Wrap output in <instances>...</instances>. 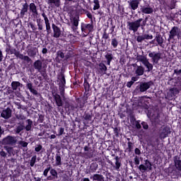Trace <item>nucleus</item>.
<instances>
[{
    "label": "nucleus",
    "instance_id": "nucleus-36",
    "mask_svg": "<svg viewBox=\"0 0 181 181\" xmlns=\"http://www.w3.org/2000/svg\"><path fill=\"white\" fill-rule=\"evenodd\" d=\"M57 57L56 58V60L58 63H60V60H59V59H66V56H64V52H63V51L62 50L57 51Z\"/></svg>",
    "mask_w": 181,
    "mask_h": 181
},
{
    "label": "nucleus",
    "instance_id": "nucleus-53",
    "mask_svg": "<svg viewBox=\"0 0 181 181\" xmlns=\"http://www.w3.org/2000/svg\"><path fill=\"white\" fill-rule=\"evenodd\" d=\"M176 2H177V0H171L170 4V9H175V8H176Z\"/></svg>",
    "mask_w": 181,
    "mask_h": 181
},
{
    "label": "nucleus",
    "instance_id": "nucleus-20",
    "mask_svg": "<svg viewBox=\"0 0 181 181\" xmlns=\"http://www.w3.org/2000/svg\"><path fill=\"white\" fill-rule=\"evenodd\" d=\"M83 117L84 119L83 120L84 125H88V124H90V122H91V119H93V113L86 112Z\"/></svg>",
    "mask_w": 181,
    "mask_h": 181
},
{
    "label": "nucleus",
    "instance_id": "nucleus-23",
    "mask_svg": "<svg viewBox=\"0 0 181 181\" xmlns=\"http://www.w3.org/2000/svg\"><path fill=\"white\" fill-rule=\"evenodd\" d=\"M173 160H174V165L177 170H179L181 172V160L180 157L179 156H175L173 157Z\"/></svg>",
    "mask_w": 181,
    "mask_h": 181
},
{
    "label": "nucleus",
    "instance_id": "nucleus-18",
    "mask_svg": "<svg viewBox=\"0 0 181 181\" xmlns=\"http://www.w3.org/2000/svg\"><path fill=\"white\" fill-rule=\"evenodd\" d=\"M133 67H136L135 70V74L136 76H144V73H145V68L142 66H138L136 64H132Z\"/></svg>",
    "mask_w": 181,
    "mask_h": 181
},
{
    "label": "nucleus",
    "instance_id": "nucleus-62",
    "mask_svg": "<svg viewBox=\"0 0 181 181\" xmlns=\"http://www.w3.org/2000/svg\"><path fill=\"white\" fill-rule=\"evenodd\" d=\"M174 171H175V170H174V169L172 170V168H165V169L164 170V172H165V173H168V175H169L170 174H171V173H173Z\"/></svg>",
    "mask_w": 181,
    "mask_h": 181
},
{
    "label": "nucleus",
    "instance_id": "nucleus-17",
    "mask_svg": "<svg viewBox=\"0 0 181 181\" xmlns=\"http://www.w3.org/2000/svg\"><path fill=\"white\" fill-rule=\"evenodd\" d=\"M175 87L171 88L170 89V94H172L173 95H176V94H179V93H180L181 91V88H180V85L178 83L177 81L175 82Z\"/></svg>",
    "mask_w": 181,
    "mask_h": 181
},
{
    "label": "nucleus",
    "instance_id": "nucleus-34",
    "mask_svg": "<svg viewBox=\"0 0 181 181\" xmlns=\"http://www.w3.org/2000/svg\"><path fill=\"white\" fill-rule=\"evenodd\" d=\"M90 179H93V181H104V176L100 174H94L93 177H90Z\"/></svg>",
    "mask_w": 181,
    "mask_h": 181
},
{
    "label": "nucleus",
    "instance_id": "nucleus-25",
    "mask_svg": "<svg viewBox=\"0 0 181 181\" xmlns=\"http://www.w3.org/2000/svg\"><path fill=\"white\" fill-rule=\"evenodd\" d=\"M60 4H62L60 0H48L47 4L50 8H59Z\"/></svg>",
    "mask_w": 181,
    "mask_h": 181
},
{
    "label": "nucleus",
    "instance_id": "nucleus-33",
    "mask_svg": "<svg viewBox=\"0 0 181 181\" xmlns=\"http://www.w3.org/2000/svg\"><path fill=\"white\" fill-rule=\"evenodd\" d=\"M98 66L100 74H105V71H107V66H105V64L100 62Z\"/></svg>",
    "mask_w": 181,
    "mask_h": 181
},
{
    "label": "nucleus",
    "instance_id": "nucleus-61",
    "mask_svg": "<svg viewBox=\"0 0 181 181\" xmlns=\"http://www.w3.org/2000/svg\"><path fill=\"white\" fill-rule=\"evenodd\" d=\"M140 62H141V63H143V64L145 66L149 63V61L148 60V59H146V57H144V58L141 59Z\"/></svg>",
    "mask_w": 181,
    "mask_h": 181
},
{
    "label": "nucleus",
    "instance_id": "nucleus-27",
    "mask_svg": "<svg viewBox=\"0 0 181 181\" xmlns=\"http://www.w3.org/2000/svg\"><path fill=\"white\" fill-rule=\"evenodd\" d=\"M83 87L86 93H88L91 90V85L88 83V76H86L83 78Z\"/></svg>",
    "mask_w": 181,
    "mask_h": 181
},
{
    "label": "nucleus",
    "instance_id": "nucleus-52",
    "mask_svg": "<svg viewBox=\"0 0 181 181\" xmlns=\"http://www.w3.org/2000/svg\"><path fill=\"white\" fill-rule=\"evenodd\" d=\"M43 149V146H42L41 144H37L35 145V152H40V151H42Z\"/></svg>",
    "mask_w": 181,
    "mask_h": 181
},
{
    "label": "nucleus",
    "instance_id": "nucleus-46",
    "mask_svg": "<svg viewBox=\"0 0 181 181\" xmlns=\"http://www.w3.org/2000/svg\"><path fill=\"white\" fill-rule=\"evenodd\" d=\"M93 11H97V9H100V1L99 0H93Z\"/></svg>",
    "mask_w": 181,
    "mask_h": 181
},
{
    "label": "nucleus",
    "instance_id": "nucleus-60",
    "mask_svg": "<svg viewBox=\"0 0 181 181\" xmlns=\"http://www.w3.org/2000/svg\"><path fill=\"white\" fill-rule=\"evenodd\" d=\"M102 37L103 39H105V40H110V34L107 33V32L105 30Z\"/></svg>",
    "mask_w": 181,
    "mask_h": 181
},
{
    "label": "nucleus",
    "instance_id": "nucleus-1",
    "mask_svg": "<svg viewBox=\"0 0 181 181\" xmlns=\"http://www.w3.org/2000/svg\"><path fill=\"white\" fill-rule=\"evenodd\" d=\"M146 25V20H144V18H139L136 21L127 22V29L129 30L132 31L134 33H136V31L139 28L144 29V27Z\"/></svg>",
    "mask_w": 181,
    "mask_h": 181
},
{
    "label": "nucleus",
    "instance_id": "nucleus-39",
    "mask_svg": "<svg viewBox=\"0 0 181 181\" xmlns=\"http://www.w3.org/2000/svg\"><path fill=\"white\" fill-rule=\"evenodd\" d=\"M132 149H134V143L132 141H128L127 148H126L125 152H129L131 153V152H132Z\"/></svg>",
    "mask_w": 181,
    "mask_h": 181
},
{
    "label": "nucleus",
    "instance_id": "nucleus-14",
    "mask_svg": "<svg viewBox=\"0 0 181 181\" xmlns=\"http://www.w3.org/2000/svg\"><path fill=\"white\" fill-rule=\"evenodd\" d=\"M129 4V8L131 11H136L138 8H139V4H141V1L139 0H131L127 1Z\"/></svg>",
    "mask_w": 181,
    "mask_h": 181
},
{
    "label": "nucleus",
    "instance_id": "nucleus-41",
    "mask_svg": "<svg viewBox=\"0 0 181 181\" xmlns=\"http://www.w3.org/2000/svg\"><path fill=\"white\" fill-rule=\"evenodd\" d=\"M25 129V126H23V124H20L18 126L16 127V129H15V132L16 134H21V132H22V131H23Z\"/></svg>",
    "mask_w": 181,
    "mask_h": 181
},
{
    "label": "nucleus",
    "instance_id": "nucleus-63",
    "mask_svg": "<svg viewBox=\"0 0 181 181\" xmlns=\"http://www.w3.org/2000/svg\"><path fill=\"white\" fill-rule=\"evenodd\" d=\"M146 69H148V71H151V70H153V65L148 62L147 65L146 66Z\"/></svg>",
    "mask_w": 181,
    "mask_h": 181
},
{
    "label": "nucleus",
    "instance_id": "nucleus-35",
    "mask_svg": "<svg viewBox=\"0 0 181 181\" xmlns=\"http://www.w3.org/2000/svg\"><path fill=\"white\" fill-rule=\"evenodd\" d=\"M27 125L24 127L25 129L28 132L32 130V125H33V122L30 119L26 120Z\"/></svg>",
    "mask_w": 181,
    "mask_h": 181
},
{
    "label": "nucleus",
    "instance_id": "nucleus-56",
    "mask_svg": "<svg viewBox=\"0 0 181 181\" xmlns=\"http://www.w3.org/2000/svg\"><path fill=\"white\" fill-rule=\"evenodd\" d=\"M52 167L49 166L44 170L43 175L45 177H47V173H49V172L50 173V170H52Z\"/></svg>",
    "mask_w": 181,
    "mask_h": 181
},
{
    "label": "nucleus",
    "instance_id": "nucleus-6",
    "mask_svg": "<svg viewBox=\"0 0 181 181\" xmlns=\"http://www.w3.org/2000/svg\"><path fill=\"white\" fill-rule=\"evenodd\" d=\"M29 11L32 13L31 16L35 18V19H37L39 18V11L37 9V6L35 4V3H30L28 4Z\"/></svg>",
    "mask_w": 181,
    "mask_h": 181
},
{
    "label": "nucleus",
    "instance_id": "nucleus-5",
    "mask_svg": "<svg viewBox=\"0 0 181 181\" xmlns=\"http://www.w3.org/2000/svg\"><path fill=\"white\" fill-rule=\"evenodd\" d=\"M18 139L15 136H7L3 139V143L4 145H10L11 146L16 145Z\"/></svg>",
    "mask_w": 181,
    "mask_h": 181
},
{
    "label": "nucleus",
    "instance_id": "nucleus-28",
    "mask_svg": "<svg viewBox=\"0 0 181 181\" xmlns=\"http://www.w3.org/2000/svg\"><path fill=\"white\" fill-rule=\"evenodd\" d=\"M115 165H114V164H112V163H110V165H112V166H113L114 169H115V170H119V168H121V160L119 159V157L118 156H117L115 158Z\"/></svg>",
    "mask_w": 181,
    "mask_h": 181
},
{
    "label": "nucleus",
    "instance_id": "nucleus-50",
    "mask_svg": "<svg viewBox=\"0 0 181 181\" xmlns=\"http://www.w3.org/2000/svg\"><path fill=\"white\" fill-rule=\"evenodd\" d=\"M28 25L31 28L32 30L35 32V30H37V26L36 24L33 22H29Z\"/></svg>",
    "mask_w": 181,
    "mask_h": 181
},
{
    "label": "nucleus",
    "instance_id": "nucleus-21",
    "mask_svg": "<svg viewBox=\"0 0 181 181\" xmlns=\"http://www.w3.org/2000/svg\"><path fill=\"white\" fill-rule=\"evenodd\" d=\"M52 97L55 101L57 107H63V100H62V96L58 93L52 95Z\"/></svg>",
    "mask_w": 181,
    "mask_h": 181
},
{
    "label": "nucleus",
    "instance_id": "nucleus-29",
    "mask_svg": "<svg viewBox=\"0 0 181 181\" xmlns=\"http://www.w3.org/2000/svg\"><path fill=\"white\" fill-rule=\"evenodd\" d=\"M80 0H64V5L65 8H70L72 4H78Z\"/></svg>",
    "mask_w": 181,
    "mask_h": 181
},
{
    "label": "nucleus",
    "instance_id": "nucleus-12",
    "mask_svg": "<svg viewBox=\"0 0 181 181\" xmlns=\"http://www.w3.org/2000/svg\"><path fill=\"white\" fill-rule=\"evenodd\" d=\"M140 11L142 13L151 15V13H153V7L146 3L144 6L141 7Z\"/></svg>",
    "mask_w": 181,
    "mask_h": 181
},
{
    "label": "nucleus",
    "instance_id": "nucleus-19",
    "mask_svg": "<svg viewBox=\"0 0 181 181\" xmlns=\"http://www.w3.org/2000/svg\"><path fill=\"white\" fill-rule=\"evenodd\" d=\"M170 134V127L166 126L160 132V138L161 139H165V138H167V136Z\"/></svg>",
    "mask_w": 181,
    "mask_h": 181
},
{
    "label": "nucleus",
    "instance_id": "nucleus-37",
    "mask_svg": "<svg viewBox=\"0 0 181 181\" xmlns=\"http://www.w3.org/2000/svg\"><path fill=\"white\" fill-rule=\"evenodd\" d=\"M86 103L87 100L84 99L83 100H78L77 107L79 108V110H83Z\"/></svg>",
    "mask_w": 181,
    "mask_h": 181
},
{
    "label": "nucleus",
    "instance_id": "nucleus-47",
    "mask_svg": "<svg viewBox=\"0 0 181 181\" xmlns=\"http://www.w3.org/2000/svg\"><path fill=\"white\" fill-rule=\"evenodd\" d=\"M37 158V157L36 156H33L31 158V160H30V166L31 168H33V166H35V164L36 163V159Z\"/></svg>",
    "mask_w": 181,
    "mask_h": 181
},
{
    "label": "nucleus",
    "instance_id": "nucleus-32",
    "mask_svg": "<svg viewBox=\"0 0 181 181\" xmlns=\"http://www.w3.org/2000/svg\"><path fill=\"white\" fill-rule=\"evenodd\" d=\"M22 83L19 81H12L11 82V88L13 91H16L19 87H22Z\"/></svg>",
    "mask_w": 181,
    "mask_h": 181
},
{
    "label": "nucleus",
    "instance_id": "nucleus-49",
    "mask_svg": "<svg viewBox=\"0 0 181 181\" xmlns=\"http://www.w3.org/2000/svg\"><path fill=\"white\" fill-rule=\"evenodd\" d=\"M113 131L115 136L118 138L119 136V133L121 132V127H115Z\"/></svg>",
    "mask_w": 181,
    "mask_h": 181
},
{
    "label": "nucleus",
    "instance_id": "nucleus-64",
    "mask_svg": "<svg viewBox=\"0 0 181 181\" xmlns=\"http://www.w3.org/2000/svg\"><path fill=\"white\" fill-rule=\"evenodd\" d=\"M134 164H135L136 166H138V165H139V163H140L139 157L138 156H136L134 157Z\"/></svg>",
    "mask_w": 181,
    "mask_h": 181
},
{
    "label": "nucleus",
    "instance_id": "nucleus-44",
    "mask_svg": "<svg viewBox=\"0 0 181 181\" xmlns=\"http://www.w3.org/2000/svg\"><path fill=\"white\" fill-rule=\"evenodd\" d=\"M37 25L38 27L39 30H43V24L42 23V19L41 18H37L36 20Z\"/></svg>",
    "mask_w": 181,
    "mask_h": 181
},
{
    "label": "nucleus",
    "instance_id": "nucleus-22",
    "mask_svg": "<svg viewBox=\"0 0 181 181\" xmlns=\"http://www.w3.org/2000/svg\"><path fill=\"white\" fill-rule=\"evenodd\" d=\"M37 53V48L36 47H28L27 54L30 57H35Z\"/></svg>",
    "mask_w": 181,
    "mask_h": 181
},
{
    "label": "nucleus",
    "instance_id": "nucleus-8",
    "mask_svg": "<svg viewBox=\"0 0 181 181\" xmlns=\"http://www.w3.org/2000/svg\"><path fill=\"white\" fill-rule=\"evenodd\" d=\"M22 8L20 11V13L18 14V18L20 19H23L25 18V15H28V11H29V4L28 2L22 3Z\"/></svg>",
    "mask_w": 181,
    "mask_h": 181
},
{
    "label": "nucleus",
    "instance_id": "nucleus-4",
    "mask_svg": "<svg viewBox=\"0 0 181 181\" xmlns=\"http://www.w3.org/2000/svg\"><path fill=\"white\" fill-rule=\"evenodd\" d=\"M152 86H153V82H152V81L148 82H141L136 88H139L141 93H145V91L149 90Z\"/></svg>",
    "mask_w": 181,
    "mask_h": 181
},
{
    "label": "nucleus",
    "instance_id": "nucleus-13",
    "mask_svg": "<svg viewBox=\"0 0 181 181\" xmlns=\"http://www.w3.org/2000/svg\"><path fill=\"white\" fill-rule=\"evenodd\" d=\"M78 22H80V16H76L71 21V29L73 32H77V29H78Z\"/></svg>",
    "mask_w": 181,
    "mask_h": 181
},
{
    "label": "nucleus",
    "instance_id": "nucleus-42",
    "mask_svg": "<svg viewBox=\"0 0 181 181\" xmlns=\"http://www.w3.org/2000/svg\"><path fill=\"white\" fill-rule=\"evenodd\" d=\"M111 46H112V49H117V47H118V40L117 38L112 39Z\"/></svg>",
    "mask_w": 181,
    "mask_h": 181
},
{
    "label": "nucleus",
    "instance_id": "nucleus-57",
    "mask_svg": "<svg viewBox=\"0 0 181 181\" xmlns=\"http://www.w3.org/2000/svg\"><path fill=\"white\" fill-rule=\"evenodd\" d=\"M139 169L140 172H146V170H148V169L146 168V167L144 164H141L139 166Z\"/></svg>",
    "mask_w": 181,
    "mask_h": 181
},
{
    "label": "nucleus",
    "instance_id": "nucleus-15",
    "mask_svg": "<svg viewBox=\"0 0 181 181\" xmlns=\"http://www.w3.org/2000/svg\"><path fill=\"white\" fill-rule=\"evenodd\" d=\"M1 117L4 118V119H9L12 117V110H11V107H6V109L4 110L1 113Z\"/></svg>",
    "mask_w": 181,
    "mask_h": 181
},
{
    "label": "nucleus",
    "instance_id": "nucleus-24",
    "mask_svg": "<svg viewBox=\"0 0 181 181\" xmlns=\"http://www.w3.org/2000/svg\"><path fill=\"white\" fill-rule=\"evenodd\" d=\"M25 83H27L26 88L29 90V91L30 93H32V94H33V95H37V94H38L37 90H36L35 88H33V83H32V82H30V81H29V82H28V80H26V81H25Z\"/></svg>",
    "mask_w": 181,
    "mask_h": 181
},
{
    "label": "nucleus",
    "instance_id": "nucleus-26",
    "mask_svg": "<svg viewBox=\"0 0 181 181\" xmlns=\"http://www.w3.org/2000/svg\"><path fill=\"white\" fill-rule=\"evenodd\" d=\"M98 169V164L97 163H92L90 165L89 170H86V174L94 173Z\"/></svg>",
    "mask_w": 181,
    "mask_h": 181
},
{
    "label": "nucleus",
    "instance_id": "nucleus-54",
    "mask_svg": "<svg viewBox=\"0 0 181 181\" xmlns=\"http://www.w3.org/2000/svg\"><path fill=\"white\" fill-rule=\"evenodd\" d=\"M145 167L146 169H152V164L151 163V161L149 160H145Z\"/></svg>",
    "mask_w": 181,
    "mask_h": 181
},
{
    "label": "nucleus",
    "instance_id": "nucleus-51",
    "mask_svg": "<svg viewBox=\"0 0 181 181\" xmlns=\"http://www.w3.org/2000/svg\"><path fill=\"white\" fill-rule=\"evenodd\" d=\"M64 127H59L58 129V134H57V136H62V135H64Z\"/></svg>",
    "mask_w": 181,
    "mask_h": 181
},
{
    "label": "nucleus",
    "instance_id": "nucleus-30",
    "mask_svg": "<svg viewBox=\"0 0 181 181\" xmlns=\"http://www.w3.org/2000/svg\"><path fill=\"white\" fill-rule=\"evenodd\" d=\"M33 67L35 70H37V71H40L42 67V61L40 59L36 60L33 64Z\"/></svg>",
    "mask_w": 181,
    "mask_h": 181
},
{
    "label": "nucleus",
    "instance_id": "nucleus-3",
    "mask_svg": "<svg viewBox=\"0 0 181 181\" xmlns=\"http://www.w3.org/2000/svg\"><path fill=\"white\" fill-rule=\"evenodd\" d=\"M81 29L82 33H85L86 35H89V33H91L94 30V25L92 23H81Z\"/></svg>",
    "mask_w": 181,
    "mask_h": 181
},
{
    "label": "nucleus",
    "instance_id": "nucleus-31",
    "mask_svg": "<svg viewBox=\"0 0 181 181\" xmlns=\"http://www.w3.org/2000/svg\"><path fill=\"white\" fill-rule=\"evenodd\" d=\"M156 40L158 45V46L162 47L163 45V37L159 33H156Z\"/></svg>",
    "mask_w": 181,
    "mask_h": 181
},
{
    "label": "nucleus",
    "instance_id": "nucleus-38",
    "mask_svg": "<svg viewBox=\"0 0 181 181\" xmlns=\"http://www.w3.org/2000/svg\"><path fill=\"white\" fill-rule=\"evenodd\" d=\"M59 77L60 84L62 87H64V86H66V77L64 76V74L61 73V75Z\"/></svg>",
    "mask_w": 181,
    "mask_h": 181
},
{
    "label": "nucleus",
    "instance_id": "nucleus-59",
    "mask_svg": "<svg viewBox=\"0 0 181 181\" xmlns=\"http://www.w3.org/2000/svg\"><path fill=\"white\" fill-rule=\"evenodd\" d=\"M14 55L16 57H18V59H21V60L23 59L24 55H23V54H21V52L19 51H17Z\"/></svg>",
    "mask_w": 181,
    "mask_h": 181
},
{
    "label": "nucleus",
    "instance_id": "nucleus-16",
    "mask_svg": "<svg viewBox=\"0 0 181 181\" xmlns=\"http://www.w3.org/2000/svg\"><path fill=\"white\" fill-rule=\"evenodd\" d=\"M52 30H53V37L59 38L60 37V35H62V30H60V28H59L56 24L52 23Z\"/></svg>",
    "mask_w": 181,
    "mask_h": 181
},
{
    "label": "nucleus",
    "instance_id": "nucleus-43",
    "mask_svg": "<svg viewBox=\"0 0 181 181\" xmlns=\"http://www.w3.org/2000/svg\"><path fill=\"white\" fill-rule=\"evenodd\" d=\"M74 57V52H73V51L71 50H69L65 55L64 60H69V59H71V57Z\"/></svg>",
    "mask_w": 181,
    "mask_h": 181
},
{
    "label": "nucleus",
    "instance_id": "nucleus-2",
    "mask_svg": "<svg viewBox=\"0 0 181 181\" xmlns=\"http://www.w3.org/2000/svg\"><path fill=\"white\" fill-rule=\"evenodd\" d=\"M169 37L168 41L175 40V38L177 37V39L181 38V29L177 26H174L171 28L169 32Z\"/></svg>",
    "mask_w": 181,
    "mask_h": 181
},
{
    "label": "nucleus",
    "instance_id": "nucleus-58",
    "mask_svg": "<svg viewBox=\"0 0 181 181\" xmlns=\"http://www.w3.org/2000/svg\"><path fill=\"white\" fill-rule=\"evenodd\" d=\"M144 40H145L144 35L137 36L136 42H138V43H142V42H144Z\"/></svg>",
    "mask_w": 181,
    "mask_h": 181
},
{
    "label": "nucleus",
    "instance_id": "nucleus-45",
    "mask_svg": "<svg viewBox=\"0 0 181 181\" xmlns=\"http://www.w3.org/2000/svg\"><path fill=\"white\" fill-rule=\"evenodd\" d=\"M45 26H46V30L47 32V34L49 35V33H52V28L50 27V23L49 22V20L47 21H45Z\"/></svg>",
    "mask_w": 181,
    "mask_h": 181
},
{
    "label": "nucleus",
    "instance_id": "nucleus-10",
    "mask_svg": "<svg viewBox=\"0 0 181 181\" xmlns=\"http://www.w3.org/2000/svg\"><path fill=\"white\" fill-rule=\"evenodd\" d=\"M83 156L86 159H91L92 158H94V150L91 149V147H88V146H85L83 147Z\"/></svg>",
    "mask_w": 181,
    "mask_h": 181
},
{
    "label": "nucleus",
    "instance_id": "nucleus-48",
    "mask_svg": "<svg viewBox=\"0 0 181 181\" xmlns=\"http://www.w3.org/2000/svg\"><path fill=\"white\" fill-rule=\"evenodd\" d=\"M18 144L21 148H28V145H29V143L25 141H19Z\"/></svg>",
    "mask_w": 181,
    "mask_h": 181
},
{
    "label": "nucleus",
    "instance_id": "nucleus-11",
    "mask_svg": "<svg viewBox=\"0 0 181 181\" xmlns=\"http://www.w3.org/2000/svg\"><path fill=\"white\" fill-rule=\"evenodd\" d=\"M47 181H59V173L56 169H51L50 175L47 177Z\"/></svg>",
    "mask_w": 181,
    "mask_h": 181
},
{
    "label": "nucleus",
    "instance_id": "nucleus-55",
    "mask_svg": "<svg viewBox=\"0 0 181 181\" xmlns=\"http://www.w3.org/2000/svg\"><path fill=\"white\" fill-rule=\"evenodd\" d=\"M143 36L144 37V40H151V39H153V35H152L144 34Z\"/></svg>",
    "mask_w": 181,
    "mask_h": 181
},
{
    "label": "nucleus",
    "instance_id": "nucleus-9",
    "mask_svg": "<svg viewBox=\"0 0 181 181\" xmlns=\"http://www.w3.org/2000/svg\"><path fill=\"white\" fill-rule=\"evenodd\" d=\"M105 60L107 66H111V62L114 60V54L112 52V50L110 49L105 52Z\"/></svg>",
    "mask_w": 181,
    "mask_h": 181
},
{
    "label": "nucleus",
    "instance_id": "nucleus-40",
    "mask_svg": "<svg viewBox=\"0 0 181 181\" xmlns=\"http://www.w3.org/2000/svg\"><path fill=\"white\" fill-rule=\"evenodd\" d=\"M55 163L57 166H61L62 165V156H60V154L57 153L55 156Z\"/></svg>",
    "mask_w": 181,
    "mask_h": 181
},
{
    "label": "nucleus",
    "instance_id": "nucleus-7",
    "mask_svg": "<svg viewBox=\"0 0 181 181\" xmlns=\"http://www.w3.org/2000/svg\"><path fill=\"white\" fill-rule=\"evenodd\" d=\"M162 53L160 52H149L148 57H151L152 62L153 64H158L159 63V60L162 59Z\"/></svg>",
    "mask_w": 181,
    "mask_h": 181
}]
</instances>
